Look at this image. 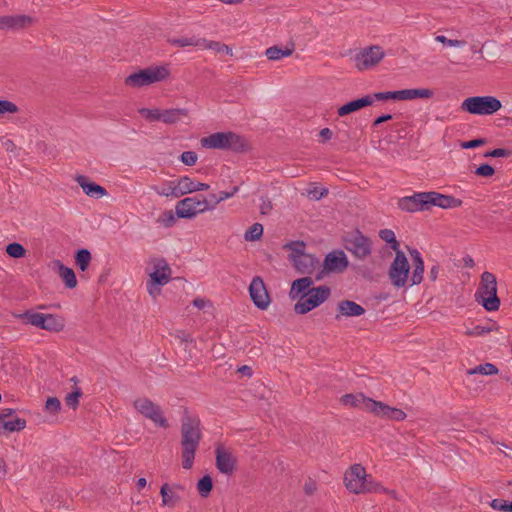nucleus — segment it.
Instances as JSON below:
<instances>
[{
	"instance_id": "56",
	"label": "nucleus",
	"mask_w": 512,
	"mask_h": 512,
	"mask_svg": "<svg viewBox=\"0 0 512 512\" xmlns=\"http://www.w3.org/2000/svg\"><path fill=\"white\" fill-rule=\"evenodd\" d=\"M461 264L464 268H474L475 261L472 257L466 256V257L462 258Z\"/></svg>"
},
{
	"instance_id": "19",
	"label": "nucleus",
	"mask_w": 512,
	"mask_h": 512,
	"mask_svg": "<svg viewBox=\"0 0 512 512\" xmlns=\"http://www.w3.org/2000/svg\"><path fill=\"white\" fill-rule=\"evenodd\" d=\"M215 466L224 475H232L237 468V458L233 450L224 444L215 447Z\"/></svg>"
},
{
	"instance_id": "24",
	"label": "nucleus",
	"mask_w": 512,
	"mask_h": 512,
	"mask_svg": "<svg viewBox=\"0 0 512 512\" xmlns=\"http://www.w3.org/2000/svg\"><path fill=\"white\" fill-rule=\"evenodd\" d=\"M397 207L402 212L415 213L429 209L428 192H417L398 199Z\"/></svg>"
},
{
	"instance_id": "46",
	"label": "nucleus",
	"mask_w": 512,
	"mask_h": 512,
	"mask_svg": "<svg viewBox=\"0 0 512 512\" xmlns=\"http://www.w3.org/2000/svg\"><path fill=\"white\" fill-rule=\"evenodd\" d=\"M180 160L186 166H194L198 161V154L194 151H185L181 154Z\"/></svg>"
},
{
	"instance_id": "17",
	"label": "nucleus",
	"mask_w": 512,
	"mask_h": 512,
	"mask_svg": "<svg viewBox=\"0 0 512 512\" xmlns=\"http://www.w3.org/2000/svg\"><path fill=\"white\" fill-rule=\"evenodd\" d=\"M207 209V200L194 196L180 200L175 206V213L178 218L191 219L198 214L204 213Z\"/></svg>"
},
{
	"instance_id": "47",
	"label": "nucleus",
	"mask_w": 512,
	"mask_h": 512,
	"mask_svg": "<svg viewBox=\"0 0 512 512\" xmlns=\"http://www.w3.org/2000/svg\"><path fill=\"white\" fill-rule=\"evenodd\" d=\"M495 174V169L489 164L480 165L475 170V175L483 178H491Z\"/></svg>"
},
{
	"instance_id": "23",
	"label": "nucleus",
	"mask_w": 512,
	"mask_h": 512,
	"mask_svg": "<svg viewBox=\"0 0 512 512\" xmlns=\"http://www.w3.org/2000/svg\"><path fill=\"white\" fill-rule=\"evenodd\" d=\"M249 294L254 305L262 310H267L271 305V297L267 287L260 277H254L249 285Z\"/></svg>"
},
{
	"instance_id": "3",
	"label": "nucleus",
	"mask_w": 512,
	"mask_h": 512,
	"mask_svg": "<svg viewBox=\"0 0 512 512\" xmlns=\"http://www.w3.org/2000/svg\"><path fill=\"white\" fill-rule=\"evenodd\" d=\"M435 93L430 88L403 89L393 92H378L373 96L365 95L361 98L349 101L337 108L338 117H345L373 104V97L379 101L398 100L413 101L416 99L430 100Z\"/></svg>"
},
{
	"instance_id": "2",
	"label": "nucleus",
	"mask_w": 512,
	"mask_h": 512,
	"mask_svg": "<svg viewBox=\"0 0 512 512\" xmlns=\"http://www.w3.org/2000/svg\"><path fill=\"white\" fill-rule=\"evenodd\" d=\"M332 295V290L327 285L315 286L309 276H302L293 280L290 284L288 296L294 301L293 311L297 315H306L327 302Z\"/></svg>"
},
{
	"instance_id": "5",
	"label": "nucleus",
	"mask_w": 512,
	"mask_h": 512,
	"mask_svg": "<svg viewBox=\"0 0 512 512\" xmlns=\"http://www.w3.org/2000/svg\"><path fill=\"white\" fill-rule=\"evenodd\" d=\"M205 149L228 150L235 154L246 155L253 152L250 139L234 131L215 132L200 139Z\"/></svg>"
},
{
	"instance_id": "38",
	"label": "nucleus",
	"mask_w": 512,
	"mask_h": 512,
	"mask_svg": "<svg viewBox=\"0 0 512 512\" xmlns=\"http://www.w3.org/2000/svg\"><path fill=\"white\" fill-rule=\"evenodd\" d=\"M498 368L492 363H485L474 367L468 371L469 375L480 374V375H496L498 374Z\"/></svg>"
},
{
	"instance_id": "45",
	"label": "nucleus",
	"mask_w": 512,
	"mask_h": 512,
	"mask_svg": "<svg viewBox=\"0 0 512 512\" xmlns=\"http://www.w3.org/2000/svg\"><path fill=\"white\" fill-rule=\"evenodd\" d=\"M490 508L500 512H510V502L500 498H494L490 502Z\"/></svg>"
},
{
	"instance_id": "9",
	"label": "nucleus",
	"mask_w": 512,
	"mask_h": 512,
	"mask_svg": "<svg viewBox=\"0 0 512 512\" xmlns=\"http://www.w3.org/2000/svg\"><path fill=\"white\" fill-rule=\"evenodd\" d=\"M148 276L146 289L152 299L161 295V288L168 284L172 277V269L164 258H153L146 269Z\"/></svg>"
},
{
	"instance_id": "62",
	"label": "nucleus",
	"mask_w": 512,
	"mask_h": 512,
	"mask_svg": "<svg viewBox=\"0 0 512 512\" xmlns=\"http://www.w3.org/2000/svg\"><path fill=\"white\" fill-rule=\"evenodd\" d=\"M239 372H241V373H245V374H247L248 376H250V375H251V368H250V367H248V366H243V367H241V368L239 369Z\"/></svg>"
},
{
	"instance_id": "41",
	"label": "nucleus",
	"mask_w": 512,
	"mask_h": 512,
	"mask_svg": "<svg viewBox=\"0 0 512 512\" xmlns=\"http://www.w3.org/2000/svg\"><path fill=\"white\" fill-rule=\"evenodd\" d=\"M328 193L329 190L327 188L318 186L316 184L311 185L307 190L308 196L314 200L324 198L328 195Z\"/></svg>"
},
{
	"instance_id": "53",
	"label": "nucleus",
	"mask_w": 512,
	"mask_h": 512,
	"mask_svg": "<svg viewBox=\"0 0 512 512\" xmlns=\"http://www.w3.org/2000/svg\"><path fill=\"white\" fill-rule=\"evenodd\" d=\"M193 305L197 309L203 310L209 305V301L204 298H195L193 301Z\"/></svg>"
},
{
	"instance_id": "8",
	"label": "nucleus",
	"mask_w": 512,
	"mask_h": 512,
	"mask_svg": "<svg viewBox=\"0 0 512 512\" xmlns=\"http://www.w3.org/2000/svg\"><path fill=\"white\" fill-rule=\"evenodd\" d=\"M288 253V259L295 271L303 276L311 277L319 268V260L308 252L307 245L303 241H292L284 246Z\"/></svg>"
},
{
	"instance_id": "30",
	"label": "nucleus",
	"mask_w": 512,
	"mask_h": 512,
	"mask_svg": "<svg viewBox=\"0 0 512 512\" xmlns=\"http://www.w3.org/2000/svg\"><path fill=\"white\" fill-rule=\"evenodd\" d=\"M188 113L182 108H169L160 110V121L166 125H174L187 117Z\"/></svg>"
},
{
	"instance_id": "61",
	"label": "nucleus",
	"mask_w": 512,
	"mask_h": 512,
	"mask_svg": "<svg viewBox=\"0 0 512 512\" xmlns=\"http://www.w3.org/2000/svg\"><path fill=\"white\" fill-rule=\"evenodd\" d=\"M438 273H439V269L437 267L431 268L430 273H429L430 278L433 281H435L437 279V277H438Z\"/></svg>"
},
{
	"instance_id": "33",
	"label": "nucleus",
	"mask_w": 512,
	"mask_h": 512,
	"mask_svg": "<svg viewBox=\"0 0 512 512\" xmlns=\"http://www.w3.org/2000/svg\"><path fill=\"white\" fill-rule=\"evenodd\" d=\"M205 48L215 52L216 54L225 55L229 58H233L235 56V52L230 45L218 40L207 41L205 43Z\"/></svg>"
},
{
	"instance_id": "29",
	"label": "nucleus",
	"mask_w": 512,
	"mask_h": 512,
	"mask_svg": "<svg viewBox=\"0 0 512 512\" xmlns=\"http://www.w3.org/2000/svg\"><path fill=\"white\" fill-rule=\"evenodd\" d=\"M54 267L57 268L58 275L61 278V280L64 282L65 286L68 289H73L77 286L78 282L76 279L75 272L73 269L65 266L62 262L59 260H56L53 262Z\"/></svg>"
},
{
	"instance_id": "13",
	"label": "nucleus",
	"mask_w": 512,
	"mask_h": 512,
	"mask_svg": "<svg viewBox=\"0 0 512 512\" xmlns=\"http://www.w3.org/2000/svg\"><path fill=\"white\" fill-rule=\"evenodd\" d=\"M496 276L488 271L481 274L476 299L487 311H497L500 307V299L497 295Z\"/></svg>"
},
{
	"instance_id": "57",
	"label": "nucleus",
	"mask_w": 512,
	"mask_h": 512,
	"mask_svg": "<svg viewBox=\"0 0 512 512\" xmlns=\"http://www.w3.org/2000/svg\"><path fill=\"white\" fill-rule=\"evenodd\" d=\"M391 119H392V115H390V114L382 115V116H380V117L376 118V119L373 121L372 125H373L374 127H376V126H378V125H380V124H382V123H384V122H387V121H389V120H391Z\"/></svg>"
},
{
	"instance_id": "20",
	"label": "nucleus",
	"mask_w": 512,
	"mask_h": 512,
	"mask_svg": "<svg viewBox=\"0 0 512 512\" xmlns=\"http://www.w3.org/2000/svg\"><path fill=\"white\" fill-rule=\"evenodd\" d=\"M349 265L348 258L346 254L342 251H334L329 253L322 264V270L317 275L316 279L321 280L327 274L330 273H342L344 272Z\"/></svg>"
},
{
	"instance_id": "21",
	"label": "nucleus",
	"mask_w": 512,
	"mask_h": 512,
	"mask_svg": "<svg viewBox=\"0 0 512 512\" xmlns=\"http://www.w3.org/2000/svg\"><path fill=\"white\" fill-rule=\"evenodd\" d=\"M36 19L28 14H3L0 15V31H17L31 28Z\"/></svg>"
},
{
	"instance_id": "26",
	"label": "nucleus",
	"mask_w": 512,
	"mask_h": 512,
	"mask_svg": "<svg viewBox=\"0 0 512 512\" xmlns=\"http://www.w3.org/2000/svg\"><path fill=\"white\" fill-rule=\"evenodd\" d=\"M78 185L82 188L83 192L89 197L102 198L107 195V191L102 186L92 182L88 177L78 175L75 178Z\"/></svg>"
},
{
	"instance_id": "25",
	"label": "nucleus",
	"mask_w": 512,
	"mask_h": 512,
	"mask_svg": "<svg viewBox=\"0 0 512 512\" xmlns=\"http://www.w3.org/2000/svg\"><path fill=\"white\" fill-rule=\"evenodd\" d=\"M429 208L439 207L441 209L453 210L463 206V200L452 195L442 194L436 191L428 192Z\"/></svg>"
},
{
	"instance_id": "43",
	"label": "nucleus",
	"mask_w": 512,
	"mask_h": 512,
	"mask_svg": "<svg viewBox=\"0 0 512 512\" xmlns=\"http://www.w3.org/2000/svg\"><path fill=\"white\" fill-rule=\"evenodd\" d=\"M171 45L177 48L195 47L198 45L197 41L189 37H180L170 40Z\"/></svg>"
},
{
	"instance_id": "44",
	"label": "nucleus",
	"mask_w": 512,
	"mask_h": 512,
	"mask_svg": "<svg viewBox=\"0 0 512 512\" xmlns=\"http://www.w3.org/2000/svg\"><path fill=\"white\" fill-rule=\"evenodd\" d=\"M82 396V392L79 389L72 391L65 397L66 404L72 410H76L79 406V399Z\"/></svg>"
},
{
	"instance_id": "50",
	"label": "nucleus",
	"mask_w": 512,
	"mask_h": 512,
	"mask_svg": "<svg viewBox=\"0 0 512 512\" xmlns=\"http://www.w3.org/2000/svg\"><path fill=\"white\" fill-rule=\"evenodd\" d=\"M485 143H486L485 139L479 138V139H474L471 141L461 142L460 146L463 149H470V148H476V147L482 146Z\"/></svg>"
},
{
	"instance_id": "7",
	"label": "nucleus",
	"mask_w": 512,
	"mask_h": 512,
	"mask_svg": "<svg viewBox=\"0 0 512 512\" xmlns=\"http://www.w3.org/2000/svg\"><path fill=\"white\" fill-rule=\"evenodd\" d=\"M171 70L168 65H150L132 71L124 77L123 85L128 90H138L143 87L167 82L171 78Z\"/></svg>"
},
{
	"instance_id": "18",
	"label": "nucleus",
	"mask_w": 512,
	"mask_h": 512,
	"mask_svg": "<svg viewBox=\"0 0 512 512\" xmlns=\"http://www.w3.org/2000/svg\"><path fill=\"white\" fill-rule=\"evenodd\" d=\"M183 486L177 483L164 482L159 488V505L162 509L173 510L182 502Z\"/></svg>"
},
{
	"instance_id": "34",
	"label": "nucleus",
	"mask_w": 512,
	"mask_h": 512,
	"mask_svg": "<svg viewBox=\"0 0 512 512\" xmlns=\"http://www.w3.org/2000/svg\"><path fill=\"white\" fill-rule=\"evenodd\" d=\"M264 234V227L261 223H253L244 232L243 239L245 242H258L261 241Z\"/></svg>"
},
{
	"instance_id": "28",
	"label": "nucleus",
	"mask_w": 512,
	"mask_h": 512,
	"mask_svg": "<svg viewBox=\"0 0 512 512\" xmlns=\"http://www.w3.org/2000/svg\"><path fill=\"white\" fill-rule=\"evenodd\" d=\"M378 237L386 244L390 252L394 255L403 253L400 242L392 229L384 228L378 232Z\"/></svg>"
},
{
	"instance_id": "15",
	"label": "nucleus",
	"mask_w": 512,
	"mask_h": 512,
	"mask_svg": "<svg viewBox=\"0 0 512 512\" xmlns=\"http://www.w3.org/2000/svg\"><path fill=\"white\" fill-rule=\"evenodd\" d=\"M209 189V184L197 181L196 179L185 175L171 181L170 186L167 189L158 190L157 193L165 197L173 196L179 198L186 194L208 191Z\"/></svg>"
},
{
	"instance_id": "1",
	"label": "nucleus",
	"mask_w": 512,
	"mask_h": 512,
	"mask_svg": "<svg viewBox=\"0 0 512 512\" xmlns=\"http://www.w3.org/2000/svg\"><path fill=\"white\" fill-rule=\"evenodd\" d=\"M410 263L405 252L393 255L388 268L387 279L395 290L406 291L418 286L424 279L425 265L420 253L416 250L410 252Z\"/></svg>"
},
{
	"instance_id": "63",
	"label": "nucleus",
	"mask_w": 512,
	"mask_h": 512,
	"mask_svg": "<svg viewBox=\"0 0 512 512\" xmlns=\"http://www.w3.org/2000/svg\"><path fill=\"white\" fill-rule=\"evenodd\" d=\"M363 255H367L369 253V249L367 247H363Z\"/></svg>"
},
{
	"instance_id": "55",
	"label": "nucleus",
	"mask_w": 512,
	"mask_h": 512,
	"mask_svg": "<svg viewBox=\"0 0 512 512\" xmlns=\"http://www.w3.org/2000/svg\"><path fill=\"white\" fill-rule=\"evenodd\" d=\"M319 137L323 139V141H329L332 138V131L329 128H322L319 131Z\"/></svg>"
},
{
	"instance_id": "16",
	"label": "nucleus",
	"mask_w": 512,
	"mask_h": 512,
	"mask_svg": "<svg viewBox=\"0 0 512 512\" xmlns=\"http://www.w3.org/2000/svg\"><path fill=\"white\" fill-rule=\"evenodd\" d=\"M28 420L15 413L12 408L0 411V436L21 433L27 430Z\"/></svg>"
},
{
	"instance_id": "37",
	"label": "nucleus",
	"mask_w": 512,
	"mask_h": 512,
	"mask_svg": "<svg viewBox=\"0 0 512 512\" xmlns=\"http://www.w3.org/2000/svg\"><path fill=\"white\" fill-rule=\"evenodd\" d=\"M62 405L59 398L49 396L44 402V411L50 416H57L61 411Z\"/></svg>"
},
{
	"instance_id": "51",
	"label": "nucleus",
	"mask_w": 512,
	"mask_h": 512,
	"mask_svg": "<svg viewBox=\"0 0 512 512\" xmlns=\"http://www.w3.org/2000/svg\"><path fill=\"white\" fill-rule=\"evenodd\" d=\"M511 152L506 149L498 148L485 154V157L505 158L509 157Z\"/></svg>"
},
{
	"instance_id": "64",
	"label": "nucleus",
	"mask_w": 512,
	"mask_h": 512,
	"mask_svg": "<svg viewBox=\"0 0 512 512\" xmlns=\"http://www.w3.org/2000/svg\"><path fill=\"white\" fill-rule=\"evenodd\" d=\"M500 445L502 446V449L507 448V446L504 443H501Z\"/></svg>"
},
{
	"instance_id": "36",
	"label": "nucleus",
	"mask_w": 512,
	"mask_h": 512,
	"mask_svg": "<svg viewBox=\"0 0 512 512\" xmlns=\"http://www.w3.org/2000/svg\"><path fill=\"white\" fill-rule=\"evenodd\" d=\"M160 108L153 107H140L137 110L139 117L148 122H158L160 121Z\"/></svg>"
},
{
	"instance_id": "10",
	"label": "nucleus",
	"mask_w": 512,
	"mask_h": 512,
	"mask_svg": "<svg viewBox=\"0 0 512 512\" xmlns=\"http://www.w3.org/2000/svg\"><path fill=\"white\" fill-rule=\"evenodd\" d=\"M132 406L139 416L148 420L154 427L161 430H169L171 428V420L163 408L149 397H136L132 402Z\"/></svg>"
},
{
	"instance_id": "32",
	"label": "nucleus",
	"mask_w": 512,
	"mask_h": 512,
	"mask_svg": "<svg viewBox=\"0 0 512 512\" xmlns=\"http://www.w3.org/2000/svg\"><path fill=\"white\" fill-rule=\"evenodd\" d=\"M294 52V47L271 46L265 50V56L270 61H278L282 58L290 57Z\"/></svg>"
},
{
	"instance_id": "12",
	"label": "nucleus",
	"mask_w": 512,
	"mask_h": 512,
	"mask_svg": "<svg viewBox=\"0 0 512 512\" xmlns=\"http://www.w3.org/2000/svg\"><path fill=\"white\" fill-rule=\"evenodd\" d=\"M19 318L22 319L25 324L50 334H60L64 332L66 328L65 319L57 314L27 310L19 315Z\"/></svg>"
},
{
	"instance_id": "11",
	"label": "nucleus",
	"mask_w": 512,
	"mask_h": 512,
	"mask_svg": "<svg viewBox=\"0 0 512 512\" xmlns=\"http://www.w3.org/2000/svg\"><path fill=\"white\" fill-rule=\"evenodd\" d=\"M386 57L387 53L382 45L371 43L356 50L352 63L357 72L364 73L379 67Z\"/></svg>"
},
{
	"instance_id": "31",
	"label": "nucleus",
	"mask_w": 512,
	"mask_h": 512,
	"mask_svg": "<svg viewBox=\"0 0 512 512\" xmlns=\"http://www.w3.org/2000/svg\"><path fill=\"white\" fill-rule=\"evenodd\" d=\"M197 449L195 447L181 446L180 465L184 471L193 469Z\"/></svg>"
},
{
	"instance_id": "35",
	"label": "nucleus",
	"mask_w": 512,
	"mask_h": 512,
	"mask_svg": "<svg viewBox=\"0 0 512 512\" xmlns=\"http://www.w3.org/2000/svg\"><path fill=\"white\" fill-rule=\"evenodd\" d=\"M214 487L213 479L210 475H204L196 483V489L202 499L210 496Z\"/></svg>"
},
{
	"instance_id": "52",
	"label": "nucleus",
	"mask_w": 512,
	"mask_h": 512,
	"mask_svg": "<svg viewBox=\"0 0 512 512\" xmlns=\"http://www.w3.org/2000/svg\"><path fill=\"white\" fill-rule=\"evenodd\" d=\"M159 222L166 227H170L175 223V216L172 212L164 213L160 218Z\"/></svg>"
},
{
	"instance_id": "6",
	"label": "nucleus",
	"mask_w": 512,
	"mask_h": 512,
	"mask_svg": "<svg viewBox=\"0 0 512 512\" xmlns=\"http://www.w3.org/2000/svg\"><path fill=\"white\" fill-rule=\"evenodd\" d=\"M342 483L349 494L356 496L374 493L379 487L367 468L360 462H355L345 469Z\"/></svg>"
},
{
	"instance_id": "60",
	"label": "nucleus",
	"mask_w": 512,
	"mask_h": 512,
	"mask_svg": "<svg viewBox=\"0 0 512 512\" xmlns=\"http://www.w3.org/2000/svg\"><path fill=\"white\" fill-rule=\"evenodd\" d=\"M238 192V187H234L231 192H222L220 200H226L231 198L235 193Z\"/></svg>"
},
{
	"instance_id": "54",
	"label": "nucleus",
	"mask_w": 512,
	"mask_h": 512,
	"mask_svg": "<svg viewBox=\"0 0 512 512\" xmlns=\"http://www.w3.org/2000/svg\"><path fill=\"white\" fill-rule=\"evenodd\" d=\"M8 474V466L7 463L0 458V482L3 481Z\"/></svg>"
},
{
	"instance_id": "4",
	"label": "nucleus",
	"mask_w": 512,
	"mask_h": 512,
	"mask_svg": "<svg viewBox=\"0 0 512 512\" xmlns=\"http://www.w3.org/2000/svg\"><path fill=\"white\" fill-rule=\"evenodd\" d=\"M339 403L345 408L356 409L360 406L375 418L394 422H404L408 418L407 413L395 406L366 396L362 392L345 393L339 397Z\"/></svg>"
},
{
	"instance_id": "39",
	"label": "nucleus",
	"mask_w": 512,
	"mask_h": 512,
	"mask_svg": "<svg viewBox=\"0 0 512 512\" xmlns=\"http://www.w3.org/2000/svg\"><path fill=\"white\" fill-rule=\"evenodd\" d=\"M5 251L11 258L15 259L23 258L27 254V251L24 248V246L17 242L8 244L5 248Z\"/></svg>"
},
{
	"instance_id": "59",
	"label": "nucleus",
	"mask_w": 512,
	"mask_h": 512,
	"mask_svg": "<svg viewBox=\"0 0 512 512\" xmlns=\"http://www.w3.org/2000/svg\"><path fill=\"white\" fill-rule=\"evenodd\" d=\"M220 3L230 6H237L245 2L246 0H218Z\"/></svg>"
},
{
	"instance_id": "40",
	"label": "nucleus",
	"mask_w": 512,
	"mask_h": 512,
	"mask_svg": "<svg viewBox=\"0 0 512 512\" xmlns=\"http://www.w3.org/2000/svg\"><path fill=\"white\" fill-rule=\"evenodd\" d=\"M91 259V253L87 249L79 250L75 255L76 264L81 271H85L88 268Z\"/></svg>"
},
{
	"instance_id": "22",
	"label": "nucleus",
	"mask_w": 512,
	"mask_h": 512,
	"mask_svg": "<svg viewBox=\"0 0 512 512\" xmlns=\"http://www.w3.org/2000/svg\"><path fill=\"white\" fill-rule=\"evenodd\" d=\"M202 439L200 421L196 418H187L181 425V446L198 448Z\"/></svg>"
},
{
	"instance_id": "58",
	"label": "nucleus",
	"mask_w": 512,
	"mask_h": 512,
	"mask_svg": "<svg viewBox=\"0 0 512 512\" xmlns=\"http://www.w3.org/2000/svg\"><path fill=\"white\" fill-rule=\"evenodd\" d=\"M147 486V479L144 477L138 478L136 481V488L140 492Z\"/></svg>"
},
{
	"instance_id": "49",
	"label": "nucleus",
	"mask_w": 512,
	"mask_h": 512,
	"mask_svg": "<svg viewBox=\"0 0 512 512\" xmlns=\"http://www.w3.org/2000/svg\"><path fill=\"white\" fill-rule=\"evenodd\" d=\"M303 490L305 492L306 495L308 496H312L314 495L317 490H318V486H317V483L314 481V480H307L304 485H303Z\"/></svg>"
},
{
	"instance_id": "14",
	"label": "nucleus",
	"mask_w": 512,
	"mask_h": 512,
	"mask_svg": "<svg viewBox=\"0 0 512 512\" xmlns=\"http://www.w3.org/2000/svg\"><path fill=\"white\" fill-rule=\"evenodd\" d=\"M502 102L490 95L472 96L464 99L461 103V110L472 115H492L502 109Z\"/></svg>"
},
{
	"instance_id": "42",
	"label": "nucleus",
	"mask_w": 512,
	"mask_h": 512,
	"mask_svg": "<svg viewBox=\"0 0 512 512\" xmlns=\"http://www.w3.org/2000/svg\"><path fill=\"white\" fill-rule=\"evenodd\" d=\"M19 112V107L12 101L0 100V116L6 114H16Z\"/></svg>"
},
{
	"instance_id": "48",
	"label": "nucleus",
	"mask_w": 512,
	"mask_h": 512,
	"mask_svg": "<svg viewBox=\"0 0 512 512\" xmlns=\"http://www.w3.org/2000/svg\"><path fill=\"white\" fill-rule=\"evenodd\" d=\"M435 40L442 44H447L450 47H460L464 44L463 41L457 39H448L443 35L436 36Z\"/></svg>"
},
{
	"instance_id": "27",
	"label": "nucleus",
	"mask_w": 512,
	"mask_h": 512,
	"mask_svg": "<svg viewBox=\"0 0 512 512\" xmlns=\"http://www.w3.org/2000/svg\"><path fill=\"white\" fill-rule=\"evenodd\" d=\"M337 317H359L365 313V309L358 303L344 299L337 304Z\"/></svg>"
}]
</instances>
